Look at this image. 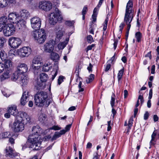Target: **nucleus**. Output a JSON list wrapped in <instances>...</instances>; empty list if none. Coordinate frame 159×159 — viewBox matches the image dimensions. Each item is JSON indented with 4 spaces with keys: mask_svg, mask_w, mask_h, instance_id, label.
<instances>
[{
    "mask_svg": "<svg viewBox=\"0 0 159 159\" xmlns=\"http://www.w3.org/2000/svg\"><path fill=\"white\" fill-rule=\"evenodd\" d=\"M31 52V49L29 47H24L17 49L16 54L20 57L23 58L28 56Z\"/></svg>",
    "mask_w": 159,
    "mask_h": 159,
    "instance_id": "11",
    "label": "nucleus"
},
{
    "mask_svg": "<svg viewBox=\"0 0 159 159\" xmlns=\"http://www.w3.org/2000/svg\"><path fill=\"white\" fill-rule=\"evenodd\" d=\"M104 0H100L98 3V4L97 6L94 8L93 11V14H94L95 15H97V12L98 11L99 7L101 5L103 1Z\"/></svg>",
    "mask_w": 159,
    "mask_h": 159,
    "instance_id": "31",
    "label": "nucleus"
},
{
    "mask_svg": "<svg viewBox=\"0 0 159 159\" xmlns=\"http://www.w3.org/2000/svg\"><path fill=\"white\" fill-rule=\"evenodd\" d=\"M111 121H109L107 122V125L108 127L107 128V130L108 131L110 130L111 129Z\"/></svg>",
    "mask_w": 159,
    "mask_h": 159,
    "instance_id": "55",
    "label": "nucleus"
},
{
    "mask_svg": "<svg viewBox=\"0 0 159 159\" xmlns=\"http://www.w3.org/2000/svg\"><path fill=\"white\" fill-rule=\"evenodd\" d=\"M33 36L34 39L40 44L43 43L45 41L47 37L45 30L43 29L36 30L33 32Z\"/></svg>",
    "mask_w": 159,
    "mask_h": 159,
    "instance_id": "7",
    "label": "nucleus"
},
{
    "mask_svg": "<svg viewBox=\"0 0 159 159\" xmlns=\"http://www.w3.org/2000/svg\"><path fill=\"white\" fill-rule=\"evenodd\" d=\"M63 19L61 12L57 8L51 13L49 16V23L52 25H54L57 22H61Z\"/></svg>",
    "mask_w": 159,
    "mask_h": 159,
    "instance_id": "6",
    "label": "nucleus"
},
{
    "mask_svg": "<svg viewBox=\"0 0 159 159\" xmlns=\"http://www.w3.org/2000/svg\"><path fill=\"white\" fill-rule=\"evenodd\" d=\"M38 136L37 135L30 134L26 144L23 145L22 149L28 147L34 148L36 150L39 149L42 139L41 137Z\"/></svg>",
    "mask_w": 159,
    "mask_h": 159,
    "instance_id": "2",
    "label": "nucleus"
},
{
    "mask_svg": "<svg viewBox=\"0 0 159 159\" xmlns=\"http://www.w3.org/2000/svg\"><path fill=\"white\" fill-rule=\"evenodd\" d=\"M81 80V79L80 78H78L77 79V80L76 81V82H77L78 81H79V83L78 84V88H79V92H83L84 90V89L83 88H82L81 85H82V82L80 80Z\"/></svg>",
    "mask_w": 159,
    "mask_h": 159,
    "instance_id": "38",
    "label": "nucleus"
},
{
    "mask_svg": "<svg viewBox=\"0 0 159 159\" xmlns=\"http://www.w3.org/2000/svg\"><path fill=\"white\" fill-rule=\"evenodd\" d=\"M97 15H95L94 14H93L92 15V17L93 19V20L92 21V23H93L96 21Z\"/></svg>",
    "mask_w": 159,
    "mask_h": 159,
    "instance_id": "56",
    "label": "nucleus"
},
{
    "mask_svg": "<svg viewBox=\"0 0 159 159\" xmlns=\"http://www.w3.org/2000/svg\"><path fill=\"white\" fill-rule=\"evenodd\" d=\"M74 23L75 22L74 20H67L66 21L65 24L66 25L68 26H72L73 25Z\"/></svg>",
    "mask_w": 159,
    "mask_h": 159,
    "instance_id": "42",
    "label": "nucleus"
},
{
    "mask_svg": "<svg viewBox=\"0 0 159 159\" xmlns=\"http://www.w3.org/2000/svg\"><path fill=\"white\" fill-rule=\"evenodd\" d=\"M52 68V64L49 62L46 63L43 66L42 70L43 71L48 72Z\"/></svg>",
    "mask_w": 159,
    "mask_h": 159,
    "instance_id": "24",
    "label": "nucleus"
},
{
    "mask_svg": "<svg viewBox=\"0 0 159 159\" xmlns=\"http://www.w3.org/2000/svg\"><path fill=\"white\" fill-rule=\"evenodd\" d=\"M42 64V58L40 56L37 55L34 57L30 65V68L32 69L34 74H37L40 72L41 65Z\"/></svg>",
    "mask_w": 159,
    "mask_h": 159,
    "instance_id": "5",
    "label": "nucleus"
},
{
    "mask_svg": "<svg viewBox=\"0 0 159 159\" xmlns=\"http://www.w3.org/2000/svg\"><path fill=\"white\" fill-rule=\"evenodd\" d=\"M31 26L34 30H36L39 29L41 25V19L39 17L34 16L30 19Z\"/></svg>",
    "mask_w": 159,
    "mask_h": 159,
    "instance_id": "15",
    "label": "nucleus"
},
{
    "mask_svg": "<svg viewBox=\"0 0 159 159\" xmlns=\"http://www.w3.org/2000/svg\"><path fill=\"white\" fill-rule=\"evenodd\" d=\"M7 91V90H6L5 91H2V93L4 96L6 97H8L10 96V94L8 93H7L6 91Z\"/></svg>",
    "mask_w": 159,
    "mask_h": 159,
    "instance_id": "59",
    "label": "nucleus"
},
{
    "mask_svg": "<svg viewBox=\"0 0 159 159\" xmlns=\"http://www.w3.org/2000/svg\"><path fill=\"white\" fill-rule=\"evenodd\" d=\"M50 57L52 60L57 61L59 59V56L57 53L52 51L50 53Z\"/></svg>",
    "mask_w": 159,
    "mask_h": 159,
    "instance_id": "25",
    "label": "nucleus"
},
{
    "mask_svg": "<svg viewBox=\"0 0 159 159\" xmlns=\"http://www.w3.org/2000/svg\"><path fill=\"white\" fill-rule=\"evenodd\" d=\"M88 8L87 6L84 7L82 11V14L85 15L87 11Z\"/></svg>",
    "mask_w": 159,
    "mask_h": 159,
    "instance_id": "54",
    "label": "nucleus"
},
{
    "mask_svg": "<svg viewBox=\"0 0 159 159\" xmlns=\"http://www.w3.org/2000/svg\"><path fill=\"white\" fill-rule=\"evenodd\" d=\"M17 119L20 120L23 124H26L30 122V117L25 112L20 111L18 115Z\"/></svg>",
    "mask_w": 159,
    "mask_h": 159,
    "instance_id": "16",
    "label": "nucleus"
},
{
    "mask_svg": "<svg viewBox=\"0 0 159 159\" xmlns=\"http://www.w3.org/2000/svg\"><path fill=\"white\" fill-rule=\"evenodd\" d=\"M28 94V92L27 91H25L23 93L20 101V103L21 105L24 106L29 101Z\"/></svg>",
    "mask_w": 159,
    "mask_h": 159,
    "instance_id": "20",
    "label": "nucleus"
},
{
    "mask_svg": "<svg viewBox=\"0 0 159 159\" xmlns=\"http://www.w3.org/2000/svg\"><path fill=\"white\" fill-rule=\"evenodd\" d=\"M28 70V67L25 63H20L17 66V70L12 75L11 79L17 81L23 87L25 86L29 81V78L25 73Z\"/></svg>",
    "mask_w": 159,
    "mask_h": 159,
    "instance_id": "1",
    "label": "nucleus"
},
{
    "mask_svg": "<svg viewBox=\"0 0 159 159\" xmlns=\"http://www.w3.org/2000/svg\"><path fill=\"white\" fill-rule=\"evenodd\" d=\"M132 2L129 0L127 4L124 17V22L127 25V30L129 31L131 27L130 23L134 16V11Z\"/></svg>",
    "mask_w": 159,
    "mask_h": 159,
    "instance_id": "3",
    "label": "nucleus"
},
{
    "mask_svg": "<svg viewBox=\"0 0 159 159\" xmlns=\"http://www.w3.org/2000/svg\"><path fill=\"white\" fill-rule=\"evenodd\" d=\"M133 118L132 117H131L129 119V120L128 121V127L129 128L132 126L133 124Z\"/></svg>",
    "mask_w": 159,
    "mask_h": 159,
    "instance_id": "46",
    "label": "nucleus"
},
{
    "mask_svg": "<svg viewBox=\"0 0 159 159\" xmlns=\"http://www.w3.org/2000/svg\"><path fill=\"white\" fill-rule=\"evenodd\" d=\"M7 22V18L5 16H2L0 18V32L3 30Z\"/></svg>",
    "mask_w": 159,
    "mask_h": 159,
    "instance_id": "22",
    "label": "nucleus"
},
{
    "mask_svg": "<svg viewBox=\"0 0 159 159\" xmlns=\"http://www.w3.org/2000/svg\"><path fill=\"white\" fill-rule=\"evenodd\" d=\"M5 70L4 72L1 76V79L2 80H3L8 78L10 77L9 70L8 69Z\"/></svg>",
    "mask_w": 159,
    "mask_h": 159,
    "instance_id": "27",
    "label": "nucleus"
},
{
    "mask_svg": "<svg viewBox=\"0 0 159 159\" xmlns=\"http://www.w3.org/2000/svg\"><path fill=\"white\" fill-rule=\"evenodd\" d=\"M43 84L42 83H37V88L38 89H43Z\"/></svg>",
    "mask_w": 159,
    "mask_h": 159,
    "instance_id": "53",
    "label": "nucleus"
},
{
    "mask_svg": "<svg viewBox=\"0 0 159 159\" xmlns=\"http://www.w3.org/2000/svg\"><path fill=\"white\" fill-rule=\"evenodd\" d=\"M50 129H53L55 130H59L61 129V128L57 125L54 126L50 128Z\"/></svg>",
    "mask_w": 159,
    "mask_h": 159,
    "instance_id": "50",
    "label": "nucleus"
},
{
    "mask_svg": "<svg viewBox=\"0 0 159 159\" xmlns=\"http://www.w3.org/2000/svg\"><path fill=\"white\" fill-rule=\"evenodd\" d=\"M125 25V24L124 23H121L120 24V26H119L120 31L121 32V31H122L123 29V28Z\"/></svg>",
    "mask_w": 159,
    "mask_h": 159,
    "instance_id": "61",
    "label": "nucleus"
},
{
    "mask_svg": "<svg viewBox=\"0 0 159 159\" xmlns=\"http://www.w3.org/2000/svg\"><path fill=\"white\" fill-rule=\"evenodd\" d=\"M9 126L15 133L21 132L24 129V125L20 120L18 119L15 120L12 124H10Z\"/></svg>",
    "mask_w": 159,
    "mask_h": 159,
    "instance_id": "9",
    "label": "nucleus"
},
{
    "mask_svg": "<svg viewBox=\"0 0 159 159\" xmlns=\"http://www.w3.org/2000/svg\"><path fill=\"white\" fill-rule=\"evenodd\" d=\"M108 21V18H107L104 22V23L103 25V30L104 31H105L107 29Z\"/></svg>",
    "mask_w": 159,
    "mask_h": 159,
    "instance_id": "43",
    "label": "nucleus"
},
{
    "mask_svg": "<svg viewBox=\"0 0 159 159\" xmlns=\"http://www.w3.org/2000/svg\"><path fill=\"white\" fill-rule=\"evenodd\" d=\"M56 43V41L53 39L50 40L44 44L43 51L47 53H51L53 51Z\"/></svg>",
    "mask_w": 159,
    "mask_h": 159,
    "instance_id": "12",
    "label": "nucleus"
},
{
    "mask_svg": "<svg viewBox=\"0 0 159 159\" xmlns=\"http://www.w3.org/2000/svg\"><path fill=\"white\" fill-rule=\"evenodd\" d=\"M48 98L46 92L41 91L37 93L34 96L35 104L38 107L43 106Z\"/></svg>",
    "mask_w": 159,
    "mask_h": 159,
    "instance_id": "8",
    "label": "nucleus"
},
{
    "mask_svg": "<svg viewBox=\"0 0 159 159\" xmlns=\"http://www.w3.org/2000/svg\"><path fill=\"white\" fill-rule=\"evenodd\" d=\"M67 44V43L65 42L60 43L58 45V48L59 50L63 49L65 47Z\"/></svg>",
    "mask_w": 159,
    "mask_h": 159,
    "instance_id": "39",
    "label": "nucleus"
},
{
    "mask_svg": "<svg viewBox=\"0 0 159 159\" xmlns=\"http://www.w3.org/2000/svg\"><path fill=\"white\" fill-rule=\"evenodd\" d=\"M135 38L137 39V41L139 42L141 41L142 38V34L140 32H137L135 34Z\"/></svg>",
    "mask_w": 159,
    "mask_h": 159,
    "instance_id": "37",
    "label": "nucleus"
},
{
    "mask_svg": "<svg viewBox=\"0 0 159 159\" xmlns=\"http://www.w3.org/2000/svg\"><path fill=\"white\" fill-rule=\"evenodd\" d=\"M95 75H94L91 74L89 77L88 78L86 79V82L87 83H89L92 82L94 79Z\"/></svg>",
    "mask_w": 159,
    "mask_h": 159,
    "instance_id": "40",
    "label": "nucleus"
},
{
    "mask_svg": "<svg viewBox=\"0 0 159 159\" xmlns=\"http://www.w3.org/2000/svg\"><path fill=\"white\" fill-rule=\"evenodd\" d=\"M152 89H151L149 90L148 99H151L152 97Z\"/></svg>",
    "mask_w": 159,
    "mask_h": 159,
    "instance_id": "58",
    "label": "nucleus"
},
{
    "mask_svg": "<svg viewBox=\"0 0 159 159\" xmlns=\"http://www.w3.org/2000/svg\"><path fill=\"white\" fill-rule=\"evenodd\" d=\"M22 43L21 39L18 37H12L8 40V44L10 47L13 48H18Z\"/></svg>",
    "mask_w": 159,
    "mask_h": 159,
    "instance_id": "14",
    "label": "nucleus"
},
{
    "mask_svg": "<svg viewBox=\"0 0 159 159\" xmlns=\"http://www.w3.org/2000/svg\"><path fill=\"white\" fill-rule=\"evenodd\" d=\"M139 100L140 101L141 104H142L144 100L143 96L141 95H139V96L138 100L135 105L136 107H137L139 106Z\"/></svg>",
    "mask_w": 159,
    "mask_h": 159,
    "instance_id": "36",
    "label": "nucleus"
},
{
    "mask_svg": "<svg viewBox=\"0 0 159 159\" xmlns=\"http://www.w3.org/2000/svg\"><path fill=\"white\" fill-rule=\"evenodd\" d=\"M10 135L9 132H3L0 134V139L7 138Z\"/></svg>",
    "mask_w": 159,
    "mask_h": 159,
    "instance_id": "35",
    "label": "nucleus"
},
{
    "mask_svg": "<svg viewBox=\"0 0 159 159\" xmlns=\"http://www.w3.org/2000/svg\"><path fill=\"white\" fill-rule=\"evenodd\" d=\"M6 156L10 157H13L18 155V154L15 152L13 149L9 146L7 147L6 149Z\"/></svg>",
    "mask_w": 159,
    "mask_h": 159,
    "instance_id": "19",
    "label": "nucleus"
},
{
    "mask_svg": "<svg viewBox=\"0 0 159 159\" xmlns=\"http://www.w3.org/2000/svg\"><path fill=\"white\" fill-rule=\"evenodd\" d=\"M0 57L2 61L5 60L7 58V54L4 51H1L0 52Z\"/></svg>",
    "mask_w": 159,
    "mask_h": 159,
    "instance_id": "34",
    "label": "nucleus"
},
{
    "mask_svg": "<svg viewBox=\"0 0 159 159\" xmlns=\"http://www.w3.org/2000/svg\"><path fill=\"white\" fill-rule=\"evenodd\" d=\"M52 73L53 74L52 75V80H53L56 76H57V70H56L55 71H52Z\"/></svg>",
    "mask_w": 159,
    "mask_h": 159,
    "instance_id": "49",
    "label": "nucleus"
},
{
    "mask_svg": "<svg viewBox=\"0 0 159 159\" xmlns=\"http://www.w3.org/2000/svg\"><path fill=\"white\" fill-rule=\"evenodd\" d=\"M115 98L113 97L112 96H111V106L112 108L114 106V103H115Z\"/></svg>",
    "mask_w": 159,
    "mask_h": 159,
    "instance_id": "52",
    "label": "nucleus"
},
{
    "mask_svg": "<svg viewBox=\"0 0 159 159\" xmlns=\"http://www.w3.org/2000/svg\"><path fill=\"white\" fill-rule=\"evenodd\" d=\"M20 18L22 19L25 21L30 17V14L29 11L27 9H22L20 10L19 14Z\"/></svg>",
    "mask_w": 159,
    "mask_h": 159,
    "instance_id": "17",
    "label": "nucleus"
},
{
    "mask_svg": "<svg viewBox=\"0 0 159 159\" xmlns=\"http://www.w3.org/2000/svg\"><path fill=\"white\" fill-rule=\"evenodd\" d=\"M34 5L36 9H40L46 11H49L52 8V3L49 1H41Z\"/></svg>",
    "mask_w": 159,
    "mask_h": 159,
    "instance_id": "10",
    "label": "nucleus"
},
{
    "mask_svg": "<svg viewBox=\"0 0 159 159\" xmlns=\"http://www.w3.org/2000/svg\"><path fill=\"white\" fill-rule=\"evenodd\" d=\"M8 112L10 113L11 115H13L17 118L18 117V113L20 112H18L16 106V105H13L8 108Z\"/></svg>",
    "mask_w": 159,
    "mask_h": 159,
    "instance_id": "18",
    "label": "nucleus"
},
{
    "mask_svg": "<svg viewBox=\"0 0 159 159\" xmlns=\"http://www.w3.org/2000/svg\"><path fill=\"white\" fill-rule=\"evenodd\" d=\"M156 135V133H155V131H154L152 134V135L151 137L152 139L150 141V145H154L156 143V141L155 140V138Z\"/></svg>",
    "mask_w": 159,
    "mask_h": 159,
    "instance_id": "32",
    "label": "nucleus"
},
{
    "mask_svg": "<svg viewBox=\"0 0 159 159\" xmlns=\"http://www.w3.org/2000/svg\"><path fill=\"white\" fill-rule=\"evenodd\" d=\"M40 78L41 81L44 82L46 81L48 78V75L45 73H42L40 74Z\"/></svg>",
    "mask_w": 159,
    "mask_h": 159,
    "instance_id": "30",
    "label": "nucleus"
},
{
    "mask_svg": "<svg viewBox=\"0 0 159 159\" xmlns=\"http://www.w3.org/2000/svg\"><path fill=\"white\" fill-rule=\"evenodd\" d=\"M151 99H148L147 102V106L148 108H150L151 107Z\"/></svg>",
    "mask_w": 159,
    "mask_h": 159,
    "instance_id": "60",
    "label": "nucleus"
},
{
    "mask_svg": "<svg viewBox=\"0 0 159 159\" xmlns=\"http://www.w3.org/2000/svg\"><path fill=\"white\" fill-rule=\"evenodd\" d=\"M111 67V65L110 64H108L106 66L105 71H107L110 69Z\"/></svg>",
    "mask_w": 159,
    "mask_h": 159,
    "instance_id": "63",
    "label": "nucleus"
},
{
    "mask_svg": "<svg viewBox=\"0 0 159 159\" xmlns=\"http://www.w3.org/2000/svg\"><path fill=\"white\" fill-rule=\"evenodd\" d=\"M6 42L5 39L3 37L0 38V48H2L3 45L4 43Z\"/></svg>",
    "mask_w": 159,
    "mask_h": 159,
    "instance_id": "45",
    "label": "nucleus"
},
{
    "mask_svg": "<svg viewBox=\"0 0 159 159\" xmlns=\"http://www.w3.org/2000/svg\"><path fill=\"white\" fill-rule=\"evenodd\" d=\"M64 78V77L63 76H60L58 80V82L59 84H61L63 81V80Z\"/></svg>",
    "mask_w": 159,
    "mask_h": 159,
    "instance_id": "48",
    "label": "nucleus"
},
{
    "mask_svg": "<svg viewBox=\"0 0 159 159\" xmlns=\"http://www.w3.org/2000/svg\"><path fill=\"white\" fill-rule=\"evenodd\" d=\"M16 31V28L12 24H7L3 30L5 36L9 37L13 35Z\"/></svg>",
    "mask_w": 159,
    "mask_h": 159,
    "instance_id": "13",
    "label": "nucleus"
},
{
    "mask_svg": "<svg viewBox=\"0 0 159 159\" xmlns=\"http://www.w3.org/2000/svg\"><path fill=\"white\" fill-rule=\"evenodd\" d=\"M14 51L13 50H10L8 52L9 55L10 56H14L15 54L14 53Z\"/></svg>",
    "mask_w": 159,
    "mask_h": 159,
    "instance_id": "64",
    "label": "nucleus"
},
{
    "mask_svg": "<svg viewBox=\"0 0 159 159\" xmlns=\"http://www.w3.org/2000/svg\"><path fill=\"white\" fill-rule=\"evenodd\" d=\"M64 31L61 28H59L56 31V37L57 38L61 39L63 36Z\"/></svg>",
    "mask_w": 159,
    "mask_h": 159,
    "instance_id": "26",
    "label": "nucleus"
},
{
    "mask_svg": "<svg viewBox=\"0 0 159 159\" xmlns=\"http://www.w3.org/2000/svg\"><path fill=\"white\" fill-rule=\"evenodd\" d=\"M149 117V113L148 111H146L144 115V119L145 120H147Z\"/></svg>",
    "mask_w": 159,
    "mask_h": 159,
    "instance_id": "57",
    "label": "nucleus"
},
{
    "mask_svg": "<svg viewBox=\"0 0 159 159\" xmlns=\"http://www.w3.org/2000/svg\"><path fill=\"white\" fill-rule=\"evenodd\" d=\"M87 39L88 43H91L93 42L94 40L92 36L89 35L87 37Z\"/></svg>",
    "mask_w": 159,
    "mask_h": 159,
    "instance_id": "44",
    "label": "nucleus"
},
{
    "mask_svg": "<svg viewBox=\"0 0 159 159\" xmlns=\"http://www.w3.org/2000/svg\"><path fill=\"white\" fill-rule=\"evenodd\" d=\"M61 135L59 132H56L52 137V140H56L57 138L60 137Z\"/></svg>",
    "mask_w": 159,
    "mask_h": 159,
    "instance_id": "41",
    "label": "nucleus"
},
{
    "mask_svg": "<svg viewBox=\"0 0 159 159\" xmlns=\"http://www.w3.org/2000/svg\"><path fill=\"white\" fill-rule=\"evenodd\" d=\"M39 120L42 123H44L47 120V116L44 114H41L39 117Z\"/></svg>",
    "mask_w": 159,
    "mask_h": 159,
    "instance_id": "29",
    "label": "nucleus"
},
{
    "mask_svg": "<svg viewBox=\"0 0 159 159\" xmlns=\"http://www.w3.org/2000/svg\"><path fill=\"white\" fill-rule=\"evenodd\" d=\"M7 21L11 24H15L19 27H25L26 22L22 19L20 18L18 14L16 12H11L8 16Z\"/></svg>",
    "mask_w": 159,
    "mask_h": 159,
    "instance_id": "4",
    "label": "nucleus"
},
{
    "mask_svg": "<svg viewBox=\"0 0 159 159\" xmlns=\"http://www.w3.org/2000/svg\"><path fill=\"white\" fill-rule=\"evenodd\" d=\"M155 66L153 65H152L151 67V73L152 74H154L155 73Z\"/></svg>",
    "mask_w": 159,
    "mask_h": 159,
    "instance_id": "62",
    "label": "nucleus"
},
{
    "mask_svg": "<svg viewBox=\"0 0 159 159\" xmlns=\"http://www.w3.org/2000/svg\"><path fill=\"white\" fill-rule=\"evenodd\" d=\"M42 133L40 127L39 125H37L32 127V133L30 134L37 135L38 136L41 137L40 134Z\"/></svg>",
    "mask_w": 159,
    "mask_h": 159,
    "instance_id": "21",
    "label": "nucleus"
},
{
    "mask_svg": "<svg viewBox=\"0 0 159 159\" xmlns=\"http://www.w3.org/2000/svg\"><path fill=\"white\" fill-rule=\"evenodd\" d=\"M95 46L94 44H92L91 45L88 46L86 48V52L88 51L89 50H91L92 49V48H93Z\"/></svg>",
    "mask_w": 159,
    "mask_h": 159,
    "instance_id": "51",
    "label": "nucleus"
},
{
    "mask_svg": "<svg viewBox=\"0 0 159 159\" xmlns=\"http://www.w3.org/2000/svg\"><path fill=\"white\" fill-rule=\"evenodd\" d=\"M124 72V68L122 69L121 70H119L117 74V79L118 80V84H120L121 83V79L123 73Z\"/></svg>",
    "mask_w": 159,
    "mask_h": 159,
    "instance_id": "28",
    "label": "nucleus"
},
{
    "mask_svg": "<svg viewBox=\"0 0 159 159\" xmlns=\"http://www.w3.org/2000/svg\"><path fill=\"white\" fill-rule=\"evenodd\" d=\"M4 65L5 66V69H8V68L11 66V61L10 60H7L5 61Z\"/></svg>",
    "mask_w": 159,
    "mask_h": 159,
    "instance_id": "33",
    "label": "nucleus"
},
{
    "mask_svg": "<svg viewBox=\"0 0 159 159\" xmlns=\"http://www.w3.org/2000/svg\"><path fill=\"white\" fill-rule=\"evenodd\" d=\"M14 2L15 0H0V7H6Z\"/></svg>",
    "mask_w": 159,
    "mask_h": 159,
    "instance_id": "23",
    "label": "nucleus"
},
{
    "mask_svg": "<svg viewBox=\"0 0 159 159\" xmlns=\"http://www.w3.org/2000/svg\"><path fill=\"white\" fill-rule=\"evenodd\" d=\"M5 70V66L4 63L0 62V73H2Z\"/></svg>",
    "mask_w": 159,
    "mask_h": 159,
    "instance_id": "47",
    "label": "nucleus"
}]
</instances>
